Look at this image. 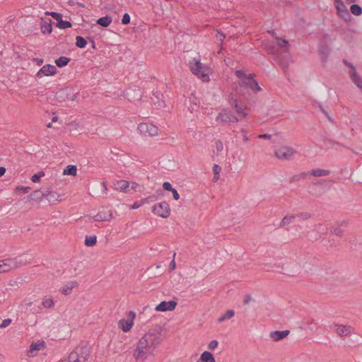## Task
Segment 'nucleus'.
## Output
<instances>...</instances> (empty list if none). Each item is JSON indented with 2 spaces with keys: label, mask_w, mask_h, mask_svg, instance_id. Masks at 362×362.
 <instances>
[{
  "label": "nucleus",
  "mask_w": 362,
  "mask_h": 362,
  "mask_svg": "<svg viewBox=\"0 0 362 362\" xmlns=\"http://www.w3.org/2000/svg\"><path fill=\"white\" fill-rule=\"evenodd\" d=\"M163 337L160 327L148 329L138 340L132 351L135 362H146L149 357H153L158 347L162 344Z\"/></svg>",
  "instance_id": "f257e3e1"
},
{
  "label": "nucleus",
  "mask_w": 362,
  "mask_h": 362,
  "mask_svg": "<svg viewBox=\"0 0 362 362\" xmlns=\"http://www.w3.org/2000/svg\"><path fill=\"white\" fill-rule=\"evenodd\" d=\"M189 69L193 74L203 82H209V75L212 73L211 69L201 62L199 58L194 57L189 63Z\"/></svg>",
  "instance_id": "f03ea898"
},
{
  "label": "nucleus",
  "mask_w": 362,
  "mask_h": 362,
  "mask_svg": "<svg viewBox=\"0 0 362 362\" xmlns=\"http://www.w3.org/2000/svg\"><path fill=\"white\" fill-rule=\"evenodd\" d=\"M228 103L231 107L234 109L237 114L236 118L239 119V121H241L247 117L249 109L246 106L240 105L238 100L233 93H230L228 95Z\"/></svg>",
  "instance_id": "7ed1b4c3"
},
{
  "label": "nucleus",
  "mask_w": 362,
  "mask_h": 362,
  "mask_svg": "<svg viewBox=\"0 0 362 362\" xmlns=\"http://www.w3.org/2000/svg\"><path fill=\"white\" fill-rule=\"evenodd\" d=\"M89 357V352L86 347L76 349L72 351L69 357V362H87Z\"/></svg>",
  "instance_id": "20e7f679"
},
{
  "label": "nucleus",
  "mask_w": 362,
  "mask_h": 362,
  "mask_svg": "<svg viewBox=\"0 0 362 362\" xmlns=\"http://www.w3.org/2000/svg\"><path fill=\"white\" fill-rule=\"evenodd\" d=\"M152 211L155 215L163 218H167L170 215V205L166 202H162L153 206Z\"/></svg>",
  "instance_id": "39448f33"
},
{
  "label": "nucleus",
  "mask_w": 362,
  "mask_h": 362,
  "mask_svg": "<svg viewBox=\"0 0 362 362\" xmlns=\"http://www.w3.org/2000/svg\"><path fill=\"white\" fill-rule=\"evenodd\" d=\"M216 121L221 124L235 123L239 122V119L233 115L230 111L226 109L222 110L216 117Z\"/></svg>",
  "instance_id": "423d86ee"
},
{
  "label": "nucleus",
  "mask_w": 362,
  "mask_h": 362,
  "mask_svg": "<svg viewBox=\"0 0 362 362\" xmlns=\"http://www.w3.org/2000/svg\"><path fill=\"white\" fill-rule=\"evenodd\" d=\"M136 317V314L134 311H130L127 314V320L121 319L118 321V327L123 332H129L134 325V320Z\"/></svg>",
  "instance_id": "0eeeda50"
},
{
  "label": "nucleus",
  "mask_w": 362,
  "mask_h": 362,
  "mask_svg": "<svg viewBox=\"0 0 362 362\" xmlns=\"http://www.w3.org/2000/svg\"><path fill=\"white\" fill-rule=\"evenodd\" d=\"M138 129L141 134L144 136H156L158 134V127L150 123H140L138 126Z\"/></svg>",
  "instance_id": "6e6552de"
},
{
  "label": "nucleus",
  "mask_w": 362,
  "mask_h": 362,
  "mask_svg": "<svg viewBox=\"0 0 362 362\" xmlns=\"http://www.w3.org/2000/svg\"><path fill=\"white\" fill-rule=\"evenodd\" d=\"M235 74L237 76V77L240 78V81H238V85L240 87L250 88V81H252L253 79L252 74L246 75L242 70H237Z\"/></svg>",
  "instance_id": "1a4fd4ad"
},
{
  "label": "nucleus",
  "mask_w": 362,
  "mask_h": 362,
  "mask_svg": "<svg viewBox=\"0 0 362 362\" xmlns=\"http://www.w3.org/2000/svg\"><path fill=\"white\" fill-rule=\"evenodd\" d=\"M56 73L57 69L54 65L46 64L37 71L36 76L42 78L44 76H54Z\"/></svg>",
  "instance_id": "9d476101"
},
{
  "label": "nucleus",
  "mask_w": 362,
  "mask_h": 362,
  "mask_svg": "<svg viewBox=\"0 0 362 362\" xmlns=\"http://www.w3.org/2000/svg\"><path fill=\"white\" fill-rule=\"evenodd\" d=\"M295 153L296 151L293 148L288 146H283L275 151V155L279 159H288Z\"/></svg>",
  "instance_id": "9b49d317"
},
{
  "label": "nucleus",
  "mask_w": 362,
  "mask_h": 362,
  "mask_svg": "<svg viewBox=\"0 0 362 362\" xmlns=\"http://www.w3.org/2000/svg\"><path fill=\"white\" fill-rule=\"evenodd\" d=\"M176 305L177 302L175 300L162 301L155 308V310L158 312L173 311L175 309Z\"/></svg>",
  "instance_id": "f8f14e48"
},
{
  "label": "nucleus",
  "mask_w": 362,
  "mask_h": 362,
  "mask_svg": "<svg viewBox=\"0 0 362 362\" xmlns=\"http://www.w3.org/2000/svg\"><path fill=\"white\" fill-rule=\"evenodd\" d=\"M112 211L109 210L98 212L94 216L93 219L95 221H109L112 220Z\"/></svg>",
  "instance_id": "ddd939ff"
},
{
  "label": "nucleus",
  "mask_w": 362,
  "mask_h": 362,
  "mask_svg": "<svg viewBox=\"0 0 362 362\" xmlns=\"http://www.w3.org/2000/svg\"><path fill=\"white\" fill-rule=\"evenodd\" d=\"M45 347L44 341H38L36 343H32L30 346V349L27 353L28 357H33L37 354V352Z\"/></svg>",
  "instance_id": "4468645a"
},
{
  "label": "nucleus",
  "mask_w": 362,
  "mask_h": 362,
  "mask_svg": "<svg viewBox=\"0 0 362 362\" xmlns=\"http://www.w3.org/2000/svg\"><path fill=\"white\" fill-rule=\"evenodd\" d=\"M335 331L338 336L339 337H346L351 334V327L344 325H335Z\"/></svg>",
  "instance_id": "2eb2a0df"
},
{
  "label": "nucleus",
  "mask_w": 362,
  "mask_h": 362,
  "mask_svg": "<svg viewBox=\"0 0 362 362\" xmlns=\"http://www.w3.org/2000/svg\"><path fill=\"white\" fill-rule=\"evenodd\" d=\"M16 267V263L11 259H6L0 262V273H4L11 271Z\"/></svg>",
  "instance_id": "dca6fc26"
},
{
  "label": "nucleus",
  "mask_w": 362,
  "mask_h": 362,
  "mask_svg": "<svg viewBox=\"0 0 362 362\" xmlns=\"http://www.w3.org/2000/svg\"><path fill=\"white\" fill-rule=\"evenodd\" d=\"M349 67H350V77L353 82L358 86V87H362V79L358 76V73L356 72L354 66L351 64H349Z\"/></svg>",
  "instance_id": "f3484780"
},
{
  "label": "nucleus",
  "mask_w": 362,
  "mask_h": 362,
  "mask_svg": "<svg viewBox=\"0 0 362 362\" xmlns=\"http://www.w3.org/2000/svg\"><path fill=\"white\" fill-rule=\"evenodd\" d=\"M336 8L337 10L338 14L344 20H346L350 17V14L346 7L345 6L343 1L337 3L335 4Z\"/></svg>",
  "instance_id": "a211bd4d"
},
{
  "label": "nucleus",
  "mask_w": 362,
  "mask_h": 362,
  "mask_svg": "<svg viewBox=\"0 0 362 362\" xmlns=\"http://www.w3.org/2000/svg\"><path fill=\"white\" fill-rule=\"evenodd\" d=\"M45 198L49 202L61 201V195L57 192L51 191L49 189L45 190Z\"/></svg>",
  "instance_id": "6ab92c4d"
},
{
  "label": "nucleus",
  "mask_w": 362,
  "mask_h": 362,
  "mask_svg": "<svg viewBox=\"0 0 362 362\" xmlns=\"http://www.w3.org/2000/svg\"><path fill=\"white\" fill-rule=\"evenodd\" d=\"M290 333L289 330L274 331L270 333V337L274 341H279L286 337Z\"/></svg>",
  "instance_id": "aec40b11"
},
{
  "label": "nucleus",
  "mask_w": 362,
  "mask_h": 362,
  "mask_svg": "<svg viewBox=\"0 0 362 362\" xmlns=\"http://www.w3.org/2000/svg\"><path fill=\"white\" fill-rule=\"evenodd\" d=\"M200 361L204 362H216L213 354L209 351H204L202 354Z\"/></svg>",
  "instance_id": "412c9836"
},
{
  "label": "nucleus",
  "mask_w": 362,
  "mask_h": 362,
  "mask_svg": "<svg viewBox=\"0 0 362 362\" xmlns=\"http://www.w3.org/2000/svg\"><path fill=\"white\" fill-rule=\"evenodd\" d=\"M130 183L126 180H119L117 182L116 189L120 192H127Z\"/></svg>",
  "instance_id": "4be33fe9"
},
{
  "label": "nucleus",
  "mask_w": 362,
  "mask_h": 362,
  "mask_svg": "<svg viewBox=\"0 0 362 362\" xmlns=\"http://www.w3.org/2000/svg\"><path fill=\"white\" fill-rule=\"evenodd\" d=\"M308 175V173L303 172L297 175H294L289 178V183L299 182L300 180L305 178Z\"/></svg>",
  "instance_id": "5701e85b"
},
{
  "label": "nucleus",
  "mask_w": 362,
  "mask_h": 362,
  "mask_svg": "<svg viewBox=\"0 0 362 362\" xmlns=\"http://www.w3.org/2000/svg\"><path fill=\"white\" fill-rule=\"evenodd\" d=\"M29 198L30 199H38L40 201L42 198H45V191L35 190L30 194Z\"/></svg>",
  "instance_id": "b1692460"
},
{
  "label": "nucleus",
  "mask_w": 362,
  "mask_h": 362,
  "mask_svg": "<svg viewBox=\"0 0 362 362\" xmlns=\"http://www.w3.org/2000/svg\"><path fill=\"white\" fill-rule=\"evenodd\" d=\"M76 281H71L65 286H64L61 291L64 295H69L71 293V291L76 286Z\"/></svg>",
  "instance_id": "393cba45"
},
{
  "label": "nucleus",
  "mask_w": 362,
  "mask_h": 362,
  "mask_svg": "<svg viewBox=\"0 0 362 362\" xmlns=\"http://www.w3.org/2000/svg\"><path fill=\"white\" fill-rule=\"evenodd\" d=\"M329 170L324 169H315L313 170L310 174L315 177L327 176L329 174Z\"/></svg>",
  "instance_id": "a878e982"
},
{
  "label": "nucleus",
  "mask_w": 362,
  "mask_h": 362,
  "mask_svg": "<svg viewBox=\"0 0 362 362\" xmlns=\"http://www.w3.org/2000/svg\"><path fill=\"white\" fill-rule=\"evenodd\" d=\"M77 173V168L74 165H69L64 170V175L76 176Z\"/></svg>",
  "instance_id": "bb28decb"
},
{
  "label": "nucleus",
  "mask_w": 362,
  "mask_h": 362,
  "mask_svg": "<svg viewBox=\"0 0 362 362\" xmlns=\"http://www.w3.org/2000/svg\"><path fill=\"white\" fill-rule=\"evenodd\" d=\"M70 62V58L66 57H60L55 60V64L59 67H62L68 64Z\"/></svg>",
  "instance_id": "cd10ccee"
},
{
  "label": "nucleus",
  "mask_w": 362,
  "mask_h": 362,
  "mask_svg": "<svg viewBox=\"0 0 362 362\" xmlns=\"http://www.w3.org/2000/svg\"><path fill=\"white\" fill-rule=\"evenodd\" d=\"M52 30V21L49 19V22H45L41 26V31L43 33H51Z\"/></svg>",
  "instance_id": "c85d7f7f"
},
{
  "label": "nucleus",
  "mask_w": 362,
  "mask_h": 362,
  "mask_svg": "<svg viewBox=\"0 0 362 362\" xmlns=\"http://www.w3.org/2000/svg\"><path fill=\"white\" fill-rule=\"evenodd\" d=\"M112 22V18L109 16H105L99 18L97 23L103 27H107Z\"/></svg>",
  "instance_id": "c756f323"
},
{
  "label": "nucleus",
  "mask_w": 362,
  "mask_h": 362,
  "mask_svg": "<svg viewBox=\"0 0 362 362\" xmlns=\"http://www.w3.org/2000/svg\"><path fill=\"white\" fill-rule=\"evenodd\" d=\"M97 243V237L96 235H92L90 237L86 236L85 238V245L87 247L94 246Z\"/></svg>",
  "instance_id": "7c9ffc66"
},
{
  "label": "nucleus",
  "mask_w": 362,
  "mask_h": 362,
  "mask_svg": "<svg viewBox=\"0 0 362 362\" xmlns=\"http://www.w3.org/2000/svg\"><path fill=\"white\" fill-rule=\"evenodd\" d=\"M221 170V168L218 165H217V164L214 165L213 171H214V178H213V182H216L218 180L219 174H220Z\"/></svg>",
  "instance_id": "2f4dec72"
},
{
  "label": "nucleus",
  "mask_w": 362,
  "mask_h": 362,
  "mask_svg": "<svg viewBox=\"0 0 362 362\" xmlns=\"http://www.w3.org/2000/svg\"><path fill=\"white\" fill-rule=\"evenodd\" d=\"M57 27L60 29H66L71 27V23L69 21H64L62 18L57 23Z\"/></svg>",
  "instance_id": "473e14b6"
},
{
  "label": "nucleus",
  "mask_w": 362,
  "mask_h": 362,
  "mask_svg": "<svg viewBox=\"0 0 362 362\" xmlns=\"http://www.w3.org/2000/svg\"><path fill=\"white\" fill-rule=\"evenodd\" d=\"M351 12L355 16H360L362 13V8L358 4H353L350 8Z\"/></svg>",
  "instance_id": "72a5a7b5"
},
{
  "label": "nucleus",
  "mask_w": 362,
  "mask_h": 362,
  "mask_svg": "<svg viewBox=\"0 0 362 362\" xmlns=\"http://www.w3.org/2000/svg\"><path fill=\"white\" fill-rule=\"evenodd\" d=\"M76 45L79 47V48H83L86 47V44H87V42L86 40H85V38H83V37L81 36H76Z\"/></svg>",
  "instance_id": "f704fd0d"
},
{
  "label": "nucleus",
  "mask_w": 362,
  "mask_h": 362,
  "mask_svg": "<svg viewBox=\"0 0 362 362\" xmlns=\"http://www.w3.org/2000/svg\"><path fill=\"white\" fill-rule=\"evenodd\" d=\"M331 232L332 234H334V235H336L337 237H342L344 234V230L338 226L332 228Z\"/></svg>",
  "instance_id": "c9c22d12"
},
{
  "label": "nucleus",
  "mask_w": 362,
  "mask_h": 362,
  "mask_svg": "<svg viewBox=\"0 0 362 362\" xmlns=\"http://www.w3.org/2000/svg\"><path fill=\"white\" fill-rule=\"evenodd\" d=\"M250 88L255 93H257L261 90L257 81L254 78L250 81Z\"/></svg>",
  "instance_id": "e433bc0d"
},
{
  "label": "nucleus",
  "mask_w": 362,
  "mask_h": 362,
  "mask_svg": "<svg viewBox=\"0 0 362 362\" xmlns=\"http://www.w3.org/2000/svg\"><path fill=\"white\" fill-rule=\"evenodd\" d=\"M216 32H217V33H216V40L220 42V47H221V48H220V50L218 51V53H220L221 49H222L223 42V40H224L226 36H225V35L223 33H222L219 30H217Z\"/></svg>",
  "instance_id": "4c0bfd02"
},
{
  "label": "nucleus",
  "mask_w": 362,
  "mask_h": 362,
  "mask_svg": "<svg viewBox=\"0 0 362 362\" xmlns=\"http://www.w3.org/2000/svg\"><path fill=\"white\" fill-rule=\"evenodd\" d=\"M295 218V216L294 215H291V216H286L281 221V226H286V225H288L290 223H291L293 221V220Z\"/></svg>",
  "instance_id": "58836bf2"
},
{
  "label": "nucleus",
  "mask_w": 362,
  "mask_h": 362,
  "mask_svg": "<svg viewBox=\"0 0 362 362\" xmlns=\"http://www.w3.org/2000/svg\"><path fill=\"white\" fill-rule=\"evenodd\" d=\"M234 315V311L233 310H228L226 313L218 319V322H223L226 318H231Z\"/></svg>",
  "instance_id": "ea45409f"
},
{
  "label": "nucleus",
  "mask_w": 362,
  "mask_h": 362,
  "mask_svg": "<svg viewBox=\"0 0 362 362\" xmlns=\"http://www.w3.org/2000/svg\"><path fill=\"white\" fill-rule=\"evenodd\" d=\"M42 305L45 308H49L54 305V301L52 298H45L42 300Z\"/></svg>",
  "instance_id": "a19ab883"
},
{
  "label": "nucleus",
  "mask_w": 362,
  "mask_h": 362,
  "mask_svg": "<svg viewBox=\"0 0 362 362\" xmlns=\"http://www.w3.org/2000/svg\"><path fill=\"white\" fill-rule=\"evenodd\" d=\"M30 189V187H21L18 186L15 189V192L18 194H21V193L25 194L28 193V191Z\"/></svg>",
  "instance_id": "79ce46f5"
},
{
  "label": "nucleus",
  "mask_w": 362,
  "mask_h": 362,
  "mask_svg": "<svg viewBox=\"0 0 362 362\" xmlns=\"http://www.w3.org/2000/svg\"><path fill=\"white\" fill-rule=\"evenodd\" d=\"M276 42H277V45L280 47H289V43H288V42L287 40L281 39V38H279L278 37H276Z\"/></svg>",
  "instance_id": "37998d69"
},
{
  "label": "nucleus",
  "mask_w": 362,
  "mask_h": 362,
  "mask_svg": "<svg viewBox=\"0 0 362 362\" xmlns=\"http://www.w3.org/2000/svg\"><path fill=\"white\" fill-rule=\"evenodd\" d=\"M45 14L47 16H51L52 18L56 19L57 21H59V20H61L62 18V15L59 13L53 12V11L52 12L47 11L45 13Z\"/></svg>",
  "instance_id": "c03bdc74"
},
{
  "label": "nucleus",
  "mask_w": 362,
  "mask_h": 362,
  "mask_svg": "<svg viewBox=\"0 0 362 362\" xmlns=\"http://www.w3.org/2000/svg\"><path fill=\"white\" fill-rule=\"evenodd\" d=\"M45 175V173L43 171H40L37 174H35L32 176L31 180L33 182H37L39 181L41 177H43Z\"/></svg>",
  "instance_id": "a18cd8bd"
},
{
  "label": "nucleus",
  "mask_w": 362,
  "mask_h": 362,
  "mask_svg": "<svg viewBox=\"0 0 362 362\" xmlns=\"http://www.w3.org/2000/svg\"><path fill=\"white\" fill-rule=\"evenodd\" d=\"M298 216L303 221L308 220L311 218V214L309 212L300 213Z\"/></svg>",
  "instance_id": "49530a36"
},
{
  "label": "nucleus",
  "mask_w": 362,
  "mask_h": 362,
  "mask_svg": "<svg viewBox=\"0 0 362 362\" xmlns=\"http://www.w3.org/2000/svg\"><path fill=\"white\" fill-rule=\"evenodd\" d=\"M215 147L217 152H221L223 150V144L222 141L218 140L215 142Z\"/></svg>",
  "instance_id": "de8ad7c7"
},
{
  "label": "nucleus",
  "mask_w": 362,
  "mask_h": 362,
  "mask_svg": "<svg viewBox=\"0 0 362 362\" xmlns=\"http://www.w3.org/2000/svg\"><path fill=\"white\" fill-rule=\"evenodd\" d=\"M130 22V16L128 13H125L123 15V17H122V24L124 25H127V24H129Z\"/></svg>",
  "instance_id": "09e8293b"
},
{
  "label": "nucleus",
  "mask_w": 362,
  "mask_h": 362,
  "mask_svg": "<svg viewBox=\"0 0 362 362\" xmlns=\"http://www.w3.org/2000/svg\"><path fill=\"white\" fill-rule=\"evenodd\" d=\"M11 323V320L10 318H7L1 322L0 325V328H5L8 327Z\"/></svg>",
  "instance_id": "8fccbe9b"
},
{
  "label": "nucleus",
  "mask_w": 362,
  "mask_h": 362,
  "mask_svg": "<svg viewBox=\"0 0 362 362\" xmlns=\"http://www.w3.org/2000/svg\"><path fill=\"white\" fill-rule=\"evenodd\" d=\"M218 346V341L216 340H212L209 344V349L211 350L214 349Z\"/></svg>",
  "instance_id": "3c124183"
},
{
  "label": "nucleus",
  "mask_w": 362,
  "mask_h": 362,
  "mask_svg": "<svg viewBox=\"0 0 362 362\" xmlns=\"http://www.w3.org/2000/svg\"><path fill=\"white\" fill-rule=\"evenodd\" d=\"M163 187L166 191H171L173 189L171 186V184L168 182H165L163 184Z\"/></svg>",
  "instance_id": "603ef678"
},
{
  "label": "nucleus",
  "mask_w": 362,
  "mask_h": 362,
  "mask_svg": "<svg viewBox=\"0 0 362 362\" xmlns=\"http://www.w3.org/2000/svg\"><path fill=\"white\" fill-rule=\"evenodd\" d=\"M131 189L134 190V192L140 191V186L136 182H132L131 184Z\"/></svg>",
  "instance_id": "864d4df0"
},
{
  "label": "nucleus",
  "mask_w": 362,
  "mask_h": 362,
  "mask_svg": "<svg viewBox=\"0 0 362 362\" xmlns=\"http://www.w3.org/2000/svg\"><path fill=\"white\" fill-rule=\"evenodd\" d=\"M170 192H172L173 195V198L175 200H178L180 199V195H179L177 191L175 189L173 188Z\"/></svg>",
  "instance_id": "5fc2aeb1"
},
{
  "label": "nucleus",
  "mask_w": 362,
  "mask_h": 362,
  "mask_svg": "<svg viewBox=\"0 0 362 362\" xmlns=\"http://www.w3.org/2000/svg\"><path fill=\"white\" fill-rule=\"evenodd\" d=\"M154 197H146L144 199H143L141 200V204H144V203H148L150 202H152L154 200Z\"/></svg>",
  "instance_id": "6e6d98bb"
},
{
  "label": "nucleus",
  "mask_w": 362,
  "mask_h": 362,
  "mask_svg": "<svg viewBox=\"0 0 362 362\" xmlns=\"http://www.w3.org/2000/svg\"><path fill=\"white\" fill-rule=\"evenodd\" d=\"M349 224L348 220H341L337 223V226L339 227L346 226Z\"/></svg>",
  "instance_id": "4d7b16f0"
},
{
  "label": "nucleus",
  "mask_w": 362,
  "mask_h": 362,
  "mask_svg": "<svg viewBox=\"0 0 362 362\" xmlns=\"http://www.w3.org/2000/svg\"><path fill=\"white\" fill-rule=\"evenodd\" d=\"M33 61L35 62L36 64L38 66H41L44 62V60L42 59L39 58H33Z\"/></svg>",
  "instance_id": "13d9d810"
},
{
  "label": "nucleus",
  "mask_w": 362,
  "mask_h": 362,
  "mask_svg": "<svg viewBox=\"0 0 362 362\" xmlns=\"http://www.w3.org/2000/svg\"><path fill=\"white\" fill-rule=\"evenodd\" d=\"M259 137L261 139H270L272 138V135L269 134H264L259 135Z\"/></svg>",
  "instance_id": "bf43d9fd"
},
{
  "label": "nucleus",
  "mask_w": 362,
  "mask_h": 362,
  "mask_svg": "<svg viewBox=\"0 0 362 362\" xmlns=\"http://www.w3.org/2000/svg\"><path fill=\"white\" fill-rule=\"evenodd\" d=\"M141 204H138L137 202H134L132 206H131V209H136L138 208H139L141 206Z\"/></svg>",
  "instance_id": "052dcab7"
},
{
  "label": "nucleus",
  "mask_w": 362,
  "mask_h": 362,
  "mask_svg": "<svg viewBox=\"0 0 362 362\" xmlns=\"http://www.w3.org/2000/svg\"><path fill=\"white\" fill-rule=\"evenodd\" d=\"M6 173V168L4 167H0V177L4 175Z\"/></svg>",
  "instance_id": "680f3d73"
},
{
  "label": "nucleus",
  "mask_w": 362,
  "mask_h": 362,
  "mask_svg": "<svg viewBox=\"0 0 362 362\" xmlns=\"http://www.w3.org/2000/svg\"><path fill=\"white\" fill-rule=\"evenodd\" d=\"M251 300V297L250 296H246L245 300V304H247Z\"/></svg>",
  "instance_id": "e2e57ef3"
},
{
  "label": "nucleus",
  "mask_w": 362,
  "mask_h": 362,
  "mask_svg": "<svg viewBox=\"0 0 362 362\" xmlns=\"http://www.w3.org/2000/svg\"><path fill=\"white\" fill-rule=\"evenodd\" d=\"M170 269H174L175 267V263L174 261H172L170 264Z\"/></svg>",
  "instance_id": "0e129e2a"
},
{
  "label": "nucleus",
  "mask_w": 362,
  "mask_h": 362,
  "mask_svg": "<svg viewBox=\"0 0 362 362\" xmlns=\"http://www.w3.org/2000/svg\"><path fill=\"white\" fill-rule=\"evenodd\" d=\"M88 39L90 40V42H91V43H92V47H93V49H95V42H94V40H93V39H91V38H88Z\"/></svg>",
  "instance_id": "69168bd1"
},
{
  "label": "nucleus",
  "mask_w": 362,
  "mask_h": 362,
  "mask_svg": "<svg viewBox=\"0 0 362 362\" xmlns=\"http://www.w3.org/2000/svg\"><path fill=\"white\" fill-rule=\"evenodd\" d=\"M102 185L104 187V192H106L107 190L106 183L103 182H102Z\"/></svg>",
  "instance_id": "338daca9"
},
{
  "label": "nucleus",
  "mask_w": 362,
  "mask_h": 362,
  "mask_svg": "<svg viewBox=\"0 0 362 362\" xmlns=\"http://www.w3.org/2000/svg\"><path fill=\"white\" fill-rule=\"evenodd\" d=\"M243 140H244L245 141H248V137H247L246 135H245V136H243Z\"/></svg>",
  "instance_id": "774afa93"
}]
</instances>
